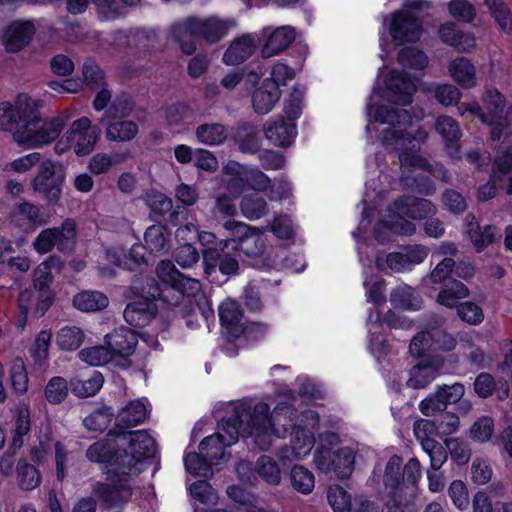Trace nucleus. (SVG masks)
Returning a JSON list of instances; mask_svg holds the SVG:
<instances>
[{"instance_id":"nucleus-5","label":"nucleus","mask_w":512,"mask_h":512,"mask_svg":"<svg viewBox=\"0 0 512 512\" xmlns=\"http://www.w3.org/2000/svg\"><path fill=\"white\" fill-rule=\"evenodd\" d=\"M388 216L395 221L384 222L386 227L400 235H412L416 232V226L407 218L421 220L436 213V207L427 199L414 196H402L393 201L387 209Z\"/></svg>"},{"instance_id":"nucleus-10","label":"nucleus","mask_w":512,"mask_h":512,"mask_svg":"<svg viewBox=\"0 0 512 512\" xmlns=\"http://www.w3.org/2000/svg\"><path fill=\"white\" fill-rule=\"evenodd\" d=\"M148 290L149 286L144 278L140 286L138 282L135 281L134 284L125 291L126 298H132L133 296L139 297L138 300L129 303L123 312L125 321L131 326H146L156 315L157 307L154 300L160 299V297L149 296L147 294Z\"/></svg>"},{"instance_id":"nucleus-39","label":"nucleus","mask_w":512,"mask_h":512,"mask_svg":"<svg viewBox=\"0 0 512 512\" xmlns=\"http://www.w3.org/2000/svg\"><path fill=\"white\" fill-rule=\"evenodd\" d=\"M138 131L136 122L122 118L108 123L105 134L109 141L128 142L137 136Z\"/></svg>"},{"instance_id":"nucleus-30","label":"nucleus","mask_w":512,"mask_h":512,"mask_svg":"<svg viewBox=\"0 0 512 512\" xmlns=\"http://www.w3.org/2000/svg\"><path fill=\"white\" fill-rule=\"evenodd\" d=\"M218 314L221 324L231 335L238 337L242 334L244 330L243 310L237 301L232 299L223 301L219 305Z\"/></svg>"},{"instance_id":"nucleus-40","label":"nucleus","mask_w":512,"mask_h":512,"mask_svg":"<svg viewBox=\"0 0 512 512\" xmlns=\"http://www.w3.org/2000/svg\"><path fill=\"white\" fill-rule=\"evenodd\" d=\"M107 296L99 291H82L73 298V306L82 312H94L106 308Z\"/></svg>"},{"instance_id":"nucleus-33","label":"nucleus","mask_w":512,"mask_h":512,"mask_svg":"<svg viewBox=\"0 0 512 512\" xmlns=\"http://www.w3.org/2000/svg\"><path fill=\"white\" fill-rule=\"evenodd\" d=\"M148 411L145 404L140 400L130 401L123 407L116 418L118 428H131L145 421Z\"/></svg>"},{"instance_id":"nucleus-56","label":"nucleus","mask_w":512,"mask_h":512,"mask_svg":"<svg viewBox=\"0 0 512 512\" xmlns=\"http://www.w3.org/2000/svg\"><path fill=\"white\" fill-rule=\"evenodd\" d=\"M19 486L22 490L30 491L39 486L41 478L39 471L25 461H19L17 465Z\"/></svg>"},{"instance_id":"nucleus-6","label":"nucleus","mask_w":512,"mask_h":512,"mask_svg":"<svg viewBox=\"0 0 512 512\" xmlns=\"http://www.w3.org/2000/svg\"><path fill=\"white\" fill-rule=\"evenodd\" d=\"M127 469L118 467L109 468L106 472L105 481H96L92 484L93 495L108 508L122 506L128 503L133 494L131 480L137 474H128Z\"/></svg>"},{"instance_id":"nucleus-59","label":"nucleus","mask_w":512,"mask_h":512,"mask_svg":"<svg viewBox=\"0 0 512 512\" xmlns=\"http://www.w3.org/2000/svg\"><path fill=\"white\" fill-rule=\"evenodd\" d=\"M220 250L215 251L216 261L219 266V270L224 275L235 274L239 269L238 253L226 248L224 245H220Z\"/></svg>"},{"instance_id":"nucleus-57","label":"nucleus","mask_w":512,"mask_h":512,"mask_svg":"<svg viewBox=\"0 0 512 512\" xmlns=\"http://www.w3.org/2000/svg\"><path fill=\"white\" fill-rule=\"evenodd\" d=\"M184 464L186 470L192 475L204 477L212 475V463L207 457L202 455V453L198 454L196 452H191L186 454L184 457Z\"/></svg>"},{"instance_id":"nucleus-38","label":"nucleus","mask_w":512,"mask_h":512,"mask_svg":"<svg viewBox=\"0 0 512 512\" xmlns=\"http://www.w3.org/2000/svg\"><path fill=\"white\" fill-rule=\"evenodd\" d=\"M440 38L450 46L460 51H470L475 46V39L471 34L460 32L453 23H446L440 27Z\"/></svg>"},{"instance_id":"nucleus-31","label":"nucleus","mask_w":512,"mask_h":512,"mask_svg":"<svg viewBox=\"0 0 512 512\" xmlns=\"http://www.w3.org/2000/svg\"><path fill=\"white\" fill-rule=\"evenodd\" d=\"M34 26L31 22H15L5 31L4 41L9 52L21 50L32 38Z\"/></svg>"},{"instance_id":"nucleus-14","label":"nucleus","mask_w":512,"mask_h":512,"mask_svg":"<svg viewBox=\"0 0 512 512\" xmlns=\"http://www.w3.org/2000/svg\"><path fill=\"white\" fill-rule=\"evenodd\" d=\"M149 286L147 294L152 297H160L163 301L176 305L183 296H196L201 292V283L196 278L179 274L171 287H161L153 277H145Z\"/></svg>"},{"instance_id":"nucleus-1","label":"nucleus","mask_w":512,"mask_h":512,"mask_svg":"<svg viewBox=\"0 0 512 512\" xmlns=\"http://www.w3.org/2000/svg\"><path fill=\"white\" fill-rule=\"evenodd\" d=\"M232 414L221 420L219 432L207 436L199 444L202 455L214 464L224 457V448L236 443L239 436L253 437L261 450L272 445V426L268 418L269 406L260 402H239L231 405Z\"/></svg>"},{"instance_id":"nucleus-8","label":"nucleus","mask_w":512,"mask_h":512,"mask_svg":"<svg viewBox=\"0 0 512 512\" xmlns=\"http://www.w3.org/2000/svg\"><path fill=\"white\" fill-rule=\"evenodd\" d=\"M483 103L486 113L477 102L461 103L458 105V111L461 115L470 114L477 116L483 123L494 125L491 131V138L493 141H499L503 135L504 127L502 123L497 121L503 114L505 99L498 90L489 88L484 94Z\"/></svg>"},{"instance_id":"nucleus-32","label":"nucleus","mask_w":512,"mask_h":512,"mask_svg":"<svg viewBox=\"0 0 512 512\" xmlns=\"http://www.w3.org/2000/svg\"><path fill=\"white\" fill-rule=\"evenodd\" d=\"M223 172L228 178L225 180V187L233 198H238L248 188L245 180L246 166L236 162L228 161L223 167Z\"/></svg>"},{"instance_id":"nucleus-36","label":"nucleus","mask_w":512,"mask_h":512,"mask_svg":"<svg viewBox=\"0 0 512 512\" xmlns=\"http://www.w3.org/2000/svg\"><path fill=\"white\" fill-rule=\"evenodd\" d=\"M390 302L395 308L403 310H418L422 305L419 294L406 284H400L391 291Z\"/></svg>"},{"instance_id":"nucleus-61","label":"nucleus","mask_w":512,"mask_h":512,"mask_svg":"<svg viewBox=\"0 0 512 512\" xmlns=\"http://www.w3.org/2000/svg\"><path fill=\"white\" fill-rule=\"evenodd\" d=\"M327 499L335 512H351L353 508L350 495L338 485L329 487Z\"/></svg>"},{"instance_id":"nucleus-21","label":"nucleus","mask_w":512,"mask_h":512,"mask_svg":"<svg viewBox=\"0 0 512 512\" xmlns=\"http://www.w3.org/2000/svg\"><path fill=\"white\" fill-rule=\"evenodd\" d=\"M384 485L387 496L394 506L405 504V484L402 476V458L393 455L389 458L384 471Z\"/></svg>"},{"instance_id":"nucleus-64","label":"nucleus","mask_w":512,"mask_h":512,"mask_svg":"<svg viewBox=\"0 0 512 512\" xmlns=\"http://www.w3.org/2000/svg\"><path fill=\"white\" fill-rule=\"evenodd\" d=\"M144 200L153 213L161 216L169 212L173 207L172 199L157 191L147 192Z\"/></svg>"},{"instance_id":"nucleus-16","label":"nucleus","mask_w":512,"mask_h":512,"mask_svg":"<svg viewBox=\"0 0 512 512\" xmlns=\"http://www.w3.org/2000/svg\"><path fill=\"white\" fill-rule=\"evenodd\" d=\"M75 239V223L72 219H66L60 227L42 230L33 242L34 249L45 254L53 247L59 250L67 249Z\"/></svg>"},{"instance_id":"nucleus-48","label":"nucleus","mask_w":512,"mask_h":512,"mask_svg":"<svg viewBox=\"0 0 512 512\" xmlns=\"http://www.w3.org/2000/svg\"><path fill=\"white\" fill-rule=\"evenodd\" d=\"M255 472L270 485H279L282 479L279 465L268 455H262L258 458L255 464Z\"/></svg>"},{"instance_id":"nucleus-9","label":"nucleus","mask_w":512,"mask_h":512,"mask_svg":"<svg viewBox=\"0 0 512 512\" xmlns=\"http://www.w3.org/2000/svg\"><path fill=\"white\" fill-rule=\"evenodd\" d=\"M65 175L62 166L54 161L45 160L40 163L31 187L35 193L49 206L59 203Z\"/></svg>"},{"instance_id":"nucleus-42","label":"nucleus","mask_w":512,"mask_h":512,"mask_svg":"<svg viewBox=\"0 0 512 512\" xmlns=\"http://www.w3.org/2000/svg\"><path fill=\"white\" fill-rule=\"evenodd\" d=\"M103 376L98 371H93L87 378H73L70 381V389L78 397L86 398L94 396L103 385Z\"/></svg>"},{"instance_id":"nucleus-7","label":"nucleus","mask_w":512,"mask_h":512,"mask_svg":"<svg viewBox=\"0 0 512 512\" xmlns=\"http://www.w3.org/2000/svg\"><path fill=\"white\" fill-rule=\"evenodd\" d=\"M117 438L122 446H127L122 451L123 455L117 457L118 467L128 470V474H138L140 472L139 464L147 458L154 457L156 453V443L152 436L146 430L136 431H117Z\"/></svg>"},{"instance_id":"nucleus-19","label":"nucleus","mask_w":512,"mask_h":512,"mask_svg":"<svg viewBox=\"0 0 512 512\" xmlns=\"http://www.w3.org/2000/svg\"><path fill=\"white\" fill-rule=\"evenodd\" d=\"M417 80L416 74L409 75L403 71H391L385 81L388 100L401 105L410 104L416 91Z\"/></svg>"},{"instance_id":"nucleus-23","label":"nucleus","mask_w":512,"mask_h":512,"mask_svg":"<svg viewBox=\"0 0 512 512\" xmlns=\"http://www.w3.org/2000/svg\"><path fill=\"white\" fill-rule=\"evenodd\" d=\"M264 35H267L261 54L263 58H270L278 55L295 40L296 33L292 26H280L273 31L269 32V28L263 30Z\"/></svg>"},{"instance_id":"nucleus-44","label":"nucleus","mask_w":512,"mask_h":512,"mask_svg":"<svg viewBox=\"0 0 512 512\" xmlns=\"http://www.w3.org/2000/svg\"><path fill=\"white\" fill-rule=\"evenodd\" d=\"M466 232L477 251H481L492 244L497 235L494 226L485 225L481 227L477 222L473 221L467 224Z\"/></svg>"},{"instance_id":"nucleus-58","label":"nucleus","mask_w":512,"mask_h":512,"mask_svg":"<svg viewBox=\"0 0 512 512\" xmlns=\"http://www.w3.org/2000/svg\"><path fill=\"white\" fill-rule=\"evenodd\" d=\"M435 129L437 133L446 142H456L460 139L462 133L455 119L450 116L442 115L436 119Z\"/></svg>"},{"instance_id":"nucleus-26","label":"nucleus","mask_w":512,"mask_h":512,"mask_svg":"<svg viewBox=\"0 0 512 512\" xmlns=\"http://www.w3.org/2000/svg\"><path fill=\"white\" fill-rule=\"evenodd\" d=\"M12 221L25 231H34L46 224L39 207L33 203L24 201L16 205L11 211Z\"/></svg>"},{"instance_id":"nucleus-63","label":"nucleus","mask_w":512,"mask_h":512,"mask_svg":"<svg viewBox=\"0 0 512 512\" xmlns=\"http://www.w3.org/2000/svg\"><path fill=\"white\" fill-rule=\"evenodd\" d=\"M68 395L67 381L60 376L51 378L45 388V397L51 404H58L64 401Z\"/></svg>"},{"instance_id":"nucleus-54","label":"nucleus","mask_w":512,"mask_h":512,"mask_svg":"<svg viewBox=\"0 0 512 512\" xmlns=\"http://www.w3.org/2000/svg\"><path fill=\"white\" fill-rule=\"evenodd\" d=\"M295 77V71L283 62L275 63L270 72V76L266 78V87H273L280 89L281 86L287 85V83L293 80Z\"/></svg>"},{"instance_id":"nucleus-49","label":"nucleus","mask_w":512,"mask_h":512,"mask_svg":"<svg viewBox=\"0 0 512 512\" xmlns=\"http://www.w3.org/2000/svg\"><path fill=\"white\" fill-rule=\"evenodd\" d=\"M145 247L152 253H163L169 250L167 231L163 226L152 225L144 234Z\"/></svg>"},{"instance_id":"nucleus-11","label":"nucleus","mask_w":512,"mask_h":512,"mask_svg":"<svg viewBox=\"0 0 512 512\" xmlns=\"http://www.w3.org/2000/svg\"><path fill=\"white\" fill-rule=\"evenodd\" d=\"M100 133L99 127L92 126L88 117H81L72 122L56 149L61 153L72 147L76 155H87L93 151Z\"/></svg>"},{"instance_id":"nucleus-24","label":"nucleus","mask_w":512,"mask_h":512,"mask_svg":"<svg viewBox=\"0 0 512 512\" xmlns=\"http://www.w3.org/2000/svg\"><path fill=\"white\" fill-rule=\"evenodd\" d=\"M263 131L265 138L272 145L281 148L289 147L297 135L296 126L283 118L268 120L264 124Z\"/></svg>"},{"instance_id":"nucleus-29","label":"nucleus","mask_w":512,"mask_h":512,"mask_svg":"<svg viewBox=\"0 0 512 512\" xmlns=\"http://www.w3.org/2000/svg\"><path fill=\"white\" fill-rule=\"evenodd\" d=\"M508 176L507 193L512 195V130L505 134L493 164V177Z\"/></svg>"},{"instance_id":"nucleus-13","label":"nucleus","mask_w":512,"mask_h":512,"mask_svg":"<svg viewBox=\"0 0 512 512\" xmlns=\"http://www.w3.org/2000/svg\"><path fill=\"white\" fill-rule=\"evenodd\" d=\"M424 0H406L404 8L395 13L390 26V34L396 40L414 42L421 34V22L411 10L428 8Z\"/></svg>"},{"instance_id":"nucleus-4","label":"nucleus","mask_w":512,"mask_h":512,"mask_svg":"<svg viewBox=\"0 0 512 512\" xmlns=\"http://www.w3.org/2000/svg\"><path fill=\"white\" fill-rule=\"evenodd\" d=\"M69 117L67 112H63L52 119H43L33 102L24 124L14 132V140L26 148H40L60 135Z\"/></svg>"},{"instance_id":"nucleus-50","label":"nucleus","mask_w":512,"mask_h":512,"mask_svg":"<svg viewBox=\"0 0 512 512\" xmlns=\"http://www.w3.org/2000/svg\"><path fill=\"white\" fill-rule=\"evenodd\" d=\"M84 341L83 331L76 326H65L57 334V345L60 349L73 351L80 347Z\"/></svg>"},{"instance_id":"nucleus-43","label":"nucleus","mask_w":512,"mask_h":512,"mask_svg":"<svg viewBox=\"0 0 512 512\" xmlns=\"http://www.w3.org/2000/svg\"><path fill=\"white\" fill-rule=\"evenodd\" d=\"M145 248L146 247L141 244H134L128 254L109 251L108 259L118 267L134 270L136 266L146 262L143 253Z\"/></svg>"},{"instance_id":"nucleus-55","label":"nucleus","mask_w":512,"mask_h":512,"mask_svg":"<svg viewBox=\"0 0 512 512\" xmlns=\"http://www.w3.org/2000/svg\"><path fill=\"white\" fill-rule=\"evenodd\" d=\"M30 428V412L28 408H20L15 422L10 449L16 451L22 447L24 443L23 437L29 433Z\"/></svg>"},{"instance_id":"nucleus-12","label":"nucleus","mask_w":512,"mask_h":512,"mask_svg":"<svg viewBox=\"0 0 512 512\" xmlns=\"http://www.w3.org/2000/svg\"><path fill=\"white\" fill-rule=\"evenodd\" d=\"M443 323L444 319L438 317L436 320L437 326H432L425 331L419 332L412 338L409 345V352L412 356L423 357L433 351H450L455 348L456 340L441 328Z\"/></svg>"},{"instance_id":"nucleus-53","label":"nucleus","mask_w":512,"mask_h":512,"mask_svg":"<svg viewBox=\"0 0 512 512\" xmlns=\"http://www.w3.org/2000/svg\"><path fill=\"white\" fill-rule=\"evenodd\" d=\"M113 415L110 407H101L86 416L83 419V424L90 431L102 432L108 427Z\"/></svg>"},{"instance_id":"nucleus-15","label":"nucleus","mask_w":512,"mask_h":512,"mask_svg":"<svg viewBox=\"0 0 512 512\" xmlns=\"http://www.w3.org/2000/svg\"><path fill=\"white\" fill-rule=\"evenodd\" d=\"M223 229L227 232V238L221 240L220 245L231 248L234 252H239V248L244 240L249 239L254 241L257 248L249 252L264 253L266 243L258 228L251 227L244 222L229 219L223 223Z\"/></svg>"},{"instance_id":"nucleus-35","label":"nucleus","mask_w":512,"mask_h":512,"mask_svg":"<svg viewBox=\"0 0 512 512\" xmlns=\"http://www.w3.org/2000/svg\"><path fill=\"white\" fill-rule=\"evenodd\" d=\"M450 76L455 82L464 88L476 85V70L469 59L459 57L454 59L448 67Z\"/></svg>"},{"instance_id":"nucleus-27","label":"nucleus","mask_w":512,"mask_h":512,"mask_svg":"<svg viewBox=\"0 0 512 512\" xmlns=\"http://www.w3.org/2000/svg\"><path fill=\"white\" fill-rule=\"evenodd\" d=\"M257 46L256 39L251 35H242L234 39L223 55V63L226 65H238L249 59Z\"/></svg>"},{"instance_id":"nucleus-60","label":"nucleus","mask_w":512,"mask_h":512,"mask_svg":"<svg viewBox=\"0 0 512 512\" xmlns=\"http://www.w3.org/2000/svg\"><path fill=\"white\" fill-rule=\"evenodd\" d=\"M79 358L91 366H102L111 361L113 356L109 348L104 346H93L82 349L79 352Z\"/></svg>"},{"instance_id":"nucleus-45","label":"nucleus","mask_w":512,"mask_h":512,"mask_svg":"<svg viewBox=\"0 0 512 512\" xmlns=\"http://www.w3.org/2000/svg\"><path fill=\"white\" fill-rule=\"evenodd\" d=\"M469 295V290L465 284L457 280H450L439 292L437 302L448 308L457 307L458 301Z\"/></svg>"},{"instance_id":"nucleus-51","label":"nucleus","mask_w":512,"mask_h":512,"mask_svg":"<svg viewBox=\"0 0 512 512\" xmlns=\"http://www.w3.org/2000/svg\"><path fill=\"white\" fill-rule=\"evenodd\" d=\"M334 470L333 472L341 479L347 478L354 466L355 455L350 447H342L334 452Z\"/></svg>"},{"instance_id":"nucleus-46","label":"nucleus","mask_w":512,"mask_h":512,"mask_svg":"<svg viewBox=\"0 0 512 512\" xmlns=\"http://www.w3.org/2000/svg\"><path fill=\"white\" fill-rule=\"evenodd\" d=\"M241 214L248 220H258L267 215L269 209L266 200L255 194L243 196L240 202Z\"/></svg>"},{"instance_id":"nucleus-37","label":"nucleus","mask_w":512,"mask_h":512,"mask_svg":"<svg viewBox=\"0 0 512 512\" xmlns=\"http://www.w3.org/2000/svg\"><path fill=\"white\" fill-rule=\"evenodd\" d=\"M281 90L273 87H266L263 81L261 87L256 89L252 95V104L255 112L259 115L268 114L281 97Z\"/></svg>"},{"instance_id":"nucleus-52","label":"nucleus","mask_w":512,"mask_h":512,"mask_svg":"<svg viewBox=\"0 0 512 512\" xmlns=\"http://www.w3.org/2000/svg\"><path fill=\"white\" fill-rule=\"evenodd\" d=\"M398 62L404 68L414 69L421 73L425 69L428 60L422 51L413 47H406L399 51Z\"/></svg>"},{"instance_id":"nucleus-3","label":"nucleus","mask_w":512,"mask_h":512,"mask_svg":"<svg viewBox=\"0 0 512 512\" xmlns=\"http://www.w3.org/2000/svg\"><path fill=\"white\" fill-rule=\"evenodd\" d=\"M293 410L287 404L280 403L276 406L273 414L268 411V418L272 426V440L274 437L283 438L291 428L292 438L291 445L280 447L278 451L279 458L283 461L302 460L306 458L313 446L314 437L312 433L302 427H295L291 415Z\"/></svg>"},{"instance_id":"nucleus-22","label":"nucleus","mask_w":512,"mask_h":512,"mask_svg":"<svg viewBox=\"0 0 512 512\" xmlns=\"http://www.w3.org/2000/svg\"><path fill=\"white\" fill-rule=\"evenodd\" d=\"M119 447H121V442L117 438V431H111L107 438L89 446L86 457L92 462L110 464L111 468H115V460L118 456L123 455L117 450Z\"/></svg>"},{"instance_id":"nucleus-28","label":"nucleus","mask_w":512,"mask_h":512,"mask_svg":"<svg viewBox=\"0 0 512 512\" xmlns=\"http://www.w3.org/2000/svg\"><path fill=\"white\" fill-rule=\"evenodd\" d=\"M54 263V259L44 261L34 271V288L38 290L40 298L37 309L41 314H44L52 301L49 287L52 282L51 270Z\"/></svg>"},{"instance_id":"nucleus-20","label":"nucleus","mask_w":512,"mask_h":512,"mask_svg":"<svg viewBox=\"0 0 512 512\" xmlns=\"http://www.w3.org/2000/svg\"><path fill=\"white\" fill-rule=\"evenodd\" d=\"M33 101L27 95H19L15 104L3 102L0 104V129L14 132L24 124Z\"/></svg>"},{"instance_id":"nucleus-2","label":"nucleus","mask_w":512,"mask_h":512,"mask_svg":"<svg viewBox=\"0 0 512 512\" xmlns=\"http://www.w3.org/2000/svg\"><path fill=\"white\" fill-rule=\"evenodd\" d=\"M368 114L375 122L386 125L379 130V138L383 145L399 151V162L402 169H420L429 171L433 176L444 182L451 180V175L442 166L432 169L425 159L417 154L420 141L427 138V133L417 130V136L407 128H412V118L405 109H396L391 105H368Z\"/></svg>"},{"instance_id":"nucleus-34","label":"nucleus","mask_w":512,"mask_h":512,"mask_svg":"<svg viewBox=\"0 0 512 512\" xmlns=\"http://www.w3.org/2000/svg\"><path fill=\"white\" fill-rule=\"evenodd\" d=\"M440 367L441 363L438 360L432 363H418L410 371L407 386L413 389L424 388L437 377Z\"/></svg>"},{"instance_id":"nucleus-47","label":"nucleus","mask_w":512,"mask_h":512,"mask_svg":"<svg viewBox=\"0 0 512 512\" xmlns=\"http://www.w3.org/2000/svg\"><path fill=\"white\" fill-rule=\"evenodd\" d=\"M291 486L297 492L308 495L315 487L314 474L302 465H294L289 474Z\"/></svg>"},{"instance_id":"nucleus-25","label":"nucleus","mask_w":512,"mask_h":512,"mask_svg":"<svg viewBox=\"0 0 512 512\" xmlns=\"http://www.w3.org/2000/svg\"><path fill=\"white\" fill-rule=\"evenodd\" d=\"M105 342L112 352V356L119 355L127 357L133 354L138 342V337L134 331L126 327L114 329L105 336Z\"/></svg>"},{"instance_id":"nucleus-17","label":"nucleus","mask_w":512,"mask_h":512,"mask_svg":"<svg viewBox=\"0 0 512 512\" xmlns=\"http://www.w3.org/2000/svg\"><path fill=\"white\" fill-rule=\"evenodd\" d=\"M433 430V423L425 419L417 420L413 426L416 439L419 441L423 451L430 458V469L438 471L447 461L448 454L445 446L430 437Z\"/></svg>"},{"instance_id":"nucleus-62","label":"nucleus","mask_w":512,"mask_h":512,"mask_svg":"<svg viewBox=\"0 0 512 512\" xmlns=\"http://www.w3.org/2000/svg\"><path fill=\"white\" fill-rule=\"evenodd\" d=\"M403 483L405 484V503L408 502V495L411 494L418 480L421 478V466L417 458L413 457L402 469Z\"/></svg>"},{"instance_id":"nucleus-18","label":"nucleus","mask_w":512,"mask_h":512,"mask_svg":"<svg viewBox=\"0 0 512 512\" xmlns=\"http://www.w3.org/2000/svg\"><path fill=\"white\" fill-rule=\"evenodd\" d=\"M230 22L215 16L205 19L189 18L179 30L198 35L208 43H217L224 38L229 30Z\"/></svg>"},{"instance_id":"nucleus-41","label":"nucleus","mask_w":512,"mask_h":512,"mask_svg":"<svg viewBox=\"0 0 512 512\" xmlns=\"http://www.w3.org/2000/svg\"><path fill=\"white\" fill-rule=\"evenodd\" d=\"M195 136L197 141L204 145L217 146L226 140L228 130L220 123H205L196 128Z\"/></svg>"}]
</instances>
